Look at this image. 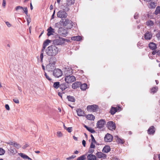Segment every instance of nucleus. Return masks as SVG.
<instances>
[{
  "instance_id": "1",
  "label": "nucleus",
  "mask_w": 160,
  "mask_h": 160,
  "mask_svg": "<svg viewBox=\"0 0 160 160\" xmlns=\"http://www.w3.org/2000/svg\"><path fill=\"white\" fill-rule=\"evenodd\" d=\"M59 49L55 45H51L48 47L46 51L47 55L50 56H55L58 54Z\"/></svg>"
},
{
  "instance_id": "2",
  "label": "nucleus",
  "mask_w": 160,
  "mask_h": 160,
  "mask_svg": "<svg viewBox=\"0 0 160 160\" xmlns=\"http://www.w3.org/2000/svg\"><path fill=\"white\" fill-rule=\"evenodd\" d=\"M59 24L64 26L67 25L69 26H68V29L71 28L73 26L72 22L69 20L68 19L66 18L62 19L59 22Z\"/></svg>"
},
{
  "instance_id": "3",
  "label": "nucleus",
  "mask_w": 160,
  "mask_h": 160,
  "mask_svg": "<svg viewBox=\"0 0 160 160\" xmlns=\"http://www.w3.org/2000/svg\"><path fill=\"white\" fill-rule=\"evenodd\" d=\"M50 42L51 41L49 39H47L44 42L43 44L42 48L41 51L40 55V62H43V52L44 50L45 49L46 47L48 45Z\"/></svg>"
},
{
  "instance_id": "4",
  "label": "nucleus",
  "mask_w": 160,
  "mask_h": 160,
  "mask_svg": "<svg viewBox=\"0 0 160 160\" xmlns=\"http://www.w3.org/2000/svg\"><path fill=\"white\" fill-rule=\"evenodd\" d=\"M65 39L59 37L58 38L53 40V43L55 46L62 45L65 42Z\"/></svg>"
},
{
  "instance_id": "5",
  "label": "nucleus",
  "mask_w": 160,
  "mask_h": 160,
  "mask_svg": "<svg viewBox=\"0 0 160 160\" xmlns=\"http://www.w3.org/2000/svg\"><path fill=\"white\" fill-rule=\"evenodd\" d=\"M76 80L75 77L73 75L66 76L65 78V80L68 84L74 82Z\"/></svg>"
},
{
  "instance_id": "6",
  "label": "nucleus",
  "mask_w": 160,
  "mask_h": 160,
  "mask_svg": "<svg viewBox=\"0 0 160 160\" xmlns=\"http://www.w3.org/2000/svg\"><path fill=\"white\" fill-rule=\"evenodd\" d=\"M98 108V106L97 105L93 104L91 105H88L87 107V109L88 112H95Z\"/></svg>"
},
{
  "instance_id": "7",
  "label": "nucleus",
  "mask_w": 160,
  "mask_h": 160,
  "mask_svg": "<svg viewBox=\"0 0 160 160\" xmlns=\"http://www.w3.org/2000/svg\"><path fill=\"white\" fill-rule=\"evenodd\" d=\"M57 16L58 18L63 19L66 18L68 16V14L64 11L60 10L57 13Z\"/></svg>"
},
{
  "instance_id": "8",
  "label": "nucleus",
  "mask_w": 160,
  "mask_h": 160,
  "mask_svg": "<svg viewBox=\"0 0 160 160\" xmlns=\"http://www.w3.org/2000/svg\"><path fill=\"white\" fill-rule=\"evenodd\" d=\"M107 127L110 130H114L116 128L115 123L113 121H109L107 123Z\"/></svg>"
},
{
  "instance_id": "9",
  "label": "nucleus",
  "mask_w": 160,
  "mask_h": 160,
  "mask_svg": "<svg viewBox=\"0 0 160 160\" xmlns=\"http://www.w3.org/2000/svg\"><path fill=\"white\" fill-rule=\"evenodd\" d=\"M69 88V85L67 82H64L60 84V88L62 92H68L67 89Z\"/></svg>"
},
{
  "instance_id": "10",
  "label": "nucleus",
  "mask_w": 160,
  "mask_h": 160,
  "mask_svg": "<svg viewBox=\"0 0 160 160\" xmlns=\"http://www.w3.org/2000/svg\"><path fill=\"white\" fill-rule=\"evenodd\" d=\"M53 75L56 78H59L62 75V72L59 69H55L53 72Z\"/></svg>"
},
{
  "instance_id": "11",
  "label": "nucleus",
  "mask_w": 160,
  "mask_h": 160,
  "mask_svg": "<svg viewBox=\"0 0 160 160\" xmlns=\"http://www.w3.org/2000/svg\"><path fill=\"white\" fill-rule=\"evenodd\" d=\"M105 123L106 122L104 120L101 119L97 122V127L99 129H101L104 127Z\"/></svg>"
},
{
  "instance_id": "12",
  "label": "nucleus",
  "mask_w": 160,
  "mask_h": 160,
  "mask_svg": "<svg viewBox=\"0 0 160 160\" xmlns=\"http://www.w3.org/2000/svg\"><path fill=\"white\" fill-rule=\"evenodd\" d=\"M58 32L63 37H66L68 33L67 30L62 28H59Z\"/></svg>"
},
{
  "instance_id": "13",
  "label": "nucleus",
  "mask_w": 160,
  "mask_h": 160,
  "mask_svg": "<svg viewBox=\"0 0 160 160\" xmlns=\"http://www.w3.org/2000/svg\"><path fill=\"white\" fill-rule=\"evenodd\" d=\"M96 155L98 158H102L103 159H104L106 158H107V155L101 152H98L96 153Z\"/></svg>"
},
{
  "instance_id": "14",
  "label": "nucleus",
  "mask_w": 160,
  "mask_h": 160,
  "mask_svg": "<svg viewBox=\"0 0 160 160\" xmlns=\"http://www.w3.org/2000/svg\"><path fill=\"white\" fill-rule=\"evenodd\" d=\"M64 73L66 76L71 75L72 73V69L71 68H66L64 69Z\"/></svg>"
},
{
  "instance_id": "15",
  "label": "nucleus",
  "mask_w": 160,
  "mask_h": 160,
  "mask_svg": "<svg viewBox=\"0 0 160 160\" xmlns=\"http://www.w3.org/2000/svg\"><path fill=\"white\" fill-rule=\"evenodd\" d=\"M104 140L105 142H111L113 139L112 136L109 133H107L105 136Z\"/></svg>"
},
{
  "instance_id": "16",
  "label": "nucleus",
  "mask_w": 160,
  "mask_h": 160,
  "mask_svg": "<svg viewBox=\"0 0 160 160\" xmlns=\"http://www.w3.org/2000/svg\"><path fill=\"white\" fill-rule=\"evenodd\" d=\"M46 67L47 70L48 72L53 71L55 68V64L50 63L48 64Z\"/></svg>"
},
{
  "instance_id": "17",
  "label": "nucleus",
  "mask_w": 160,
  "mask_h": 160,
  "mask_svg": "<svg viewBox=\"0 0 160 160\" xmlns=\"http://www.w3.org/2000/svg\"><path fill=\"white\" fill-rule=\"evenodd\" d=\"M144 36L146 40H150L152 37V34L151 32L148 31L144 34Z\"/></svg>"
},
{
  "instance_id": "18",
  "label": "nucleus",
  "mask_w": 160,
  "mask_h": 160,
  "mask_svg": "<svg viewBox=\"0 0 160 160\" xmlns=\"http://www.w3.org/2000/svg\"><path fill=\"white\" fill-rule=\"evenodd\" d=\"M155 132V129L153 126L149 127L148 130V133L149 135H153Z\"/></svg>"
},
{
  "instance_id": "19",
  "label": "nucleus",
  "mask_w": 160,
  "mask_h": 160,
  "mask_svg": "<svg viewBox=\"0 0 160 160\" xmlns=\"http://www.w3.org/2000/svg\"><path fill=\"white\" fill-rule=\"evenodd\" d=\"M81 82H76L73 83L72 85V88L73 89H75L80 87Z\"/></svg>"
},
{
  "instance_id": "20",
  "label": "nucleus",
  "mask_w": 160,
  "mask_h": 160,
  "mask_svg": "<svg viewBox=\"0 0 160 160\" xmlns=\"http://www.w3.org/2000/svg\"><path fill=\"white\" fill-rule=\"evenodd\" d=\"M48 59L49 63L55 64L56 61V58L54 56H51Z\"/></svg>"
},
{
  "instance_id": "21",
  "label": "nucleus",
  "mask_w": 160,
  "mask_h": 160,
  "mask_svg": "<svg viewBox=\"0 0 160 160\" xmlns=\"http://www.w3.org/2000/svg\"><path fill=\"white\" fill-rule=\"evenodd\" d=\"M48 33L47 35L49 36L53 34V33L54 32V29L52 28L51 27H50L47 29Z\"/></svg>"
},
{
  "instance_id": "22",
  "label": "nucleus",
  "mask_w": 160,
  "mask_h": 160,
  "mask_svg": "<svg viewBox=\"0 0 160 160\" xmlns=\"http://www.w3.org/2000/svg\"><path fill=\"white\" fill-rule=\"evenodd\" d=\"M146 24L149 27L152 28L154 26V22L151 20H149L146 22Z\"/></svg>"
},
{
  "instance_id": "23",
  "label": "nucleus",
  "mask_w": 160,
  "mask_h": 160,
  "mask_svg": "<svg viewBox=\"0 0 160 160\" xmlns=\"http://www.w3.org/2000/svg\"><path fill=\"white\" fill-rule=\"evenodd\" d=\"M87 160H97V157L93 154H89L87 156Z\"/></svg>"
},
{
  "instance_id": "24",
  "label": "nucleus",
  "mask_w": 160,
  "mask_h": 160,
  "mask_svg": "<svg viewBox=\"0 0 160 160\" xmlns=\"http://www.w3.org/2000/svg\"><path fill=\"white\" fill-rule=\"evenodd\" d=\"M76 112L78 116H82L84 115V111L80 108L77 109L76 110Z\"/></svg>"
},
{
  "instance_id": "25",
  "label": "nucleus",
  "mask_w": 160,
  "mask_h": 160,
  "mask_svg": "<svg viewBox=\"0 0 160 160\" xmlns=\"http://www.w3.org/2000/svg\"><path fill=\"white\" fill-rule=\"evenodd\" d=\"M148 46L152 50H154L157 48V45L153 42L150 43L148 45Z\"/></svg>"
},
{
  "instance_id": "26",
  "label": "nucleus",
  "mask_w": 160,
  "mask_h": 160,
  "mask_svg": "<svg viewBox=\"0 0 160 160\" xmlns=\"http://www.w3.org/2000/svg\"><path fill=\"white\" fill-rule=\"evenodd\" d=\"M111 148L108 145L105 146L103 148L102 151L104 153H108L110 152Z\"/></svg>"
},
{
  "instance_id": "27",
  "label": "nucleus",
  "mask_w": 160,
  "mask_h": 160,
  "mask_svg": "<svg viewBox=\"0 0 160 160\" xmlns=\"http://www.w3.org/2000/svg\"><path fill=\"white\" fill-rule=\"evenodd\" d=\"M63 10L65 12H68L70 10V6L66 3H64L63 5Z\"/></svg>"
},
{
  "instance_id": "28",
  "label": "nucleus",
  "mask_w": 160,
  "mask_h": 160,
  "mask_svg": "<svg viewBox=\"0 0 160 160\" xmlns=\"http://www.w3.org/2000/svg\"><path fill=\"white\" fill-rule=\"evenodd\" d=\"M67 98L68 99L69 101L72 102H74L76 100L75 98L73 96L70 95L67 96Z\"/></svg>"
},
{
  "instance_id": "29",
  "label": "nucleus",
  "mask_w": 160,
  "mask_h": 160,
  "mask_svg": "<svg viewBox=\"0 0 160 160\" xmlns=\"http://www.w3.org/2000/svg\"><path fill=\"white\" fill-rule=\"evenodd\" d=\"M117 112V108L112 106L111 109L110 111L109 112L112 115L114 114L116 112Z\"/></svg>"
},
{
  "instance_id": "30",
  "label": "nucleus",
  "mask_w": 160,
  "mask_h": 160,
  "mask_svg": "<svg viewBox=\"0 0 160 160\" xmlns=\"http://www.w3.org/2000/svg\"><path fill=\"white\" fill-rule=\"evenodd\" d=\"M156 6V3L154 2H151L148 6V8L151 9H152L154 8Z\"/></svg>"
},
{
  "instance_id": "31",
  "label": "nucleus",
  "mask_w": 160,
  "mask_h": 160,
  "mask_svg": "<svg viewBox=\"0 0 160 160\" xmlns=\"http://www.w3.org/2000/svg\"><path fill=\"white\" fill-rule=\"evenodd\" d=\"M86 118L90 120H94L95 119V117L92 114H88L86 116Z\"/></svg>"
},
{
  "instance_id": "32",
  "label": "nucleus",
  "mask_w": 160,
  "mask_h": 160,
  "mask_svg": "<svg viewBox=\"0 0 160 160\" xmlns=\"http://www.w3.org/2000/svg\"><path fill=\"white\" fill-rule=\"evenodd\" d=\"M80 88L82 90H85L88 88V85L87 84L84 83L82 84H81L80 86Z\"/></svg>"
},
{
  "instance_id": "33",
  "label": "nucleus",
  "mask_w": 160,
  "mask_h": 160,
  "mask_svg": "<svg viewBox=\"0 0 160 160\" xmlns=\"http://www.w3.org/2000/svg\"><path fill=\"white\" fill-rule=\"evenodd\" d=\"M72 39L74 41H80L82 39V37L79 36L73 37Z\"/></svg>"
},
{
  "instance_id": "34",
  "label": "nucleus",
  "mask_w": 160,
  "mask_h": 160,
  "mask_svg": "<svg viewBox=\"0 0 160 160\" xmlns=\"http://www.w3.org/2000/svg\"><path fill=\"white\" fill-rule=\"evenodd\" d=\"M60 84L59 82H55L53 84V87L56 89L58 88L59 87L60 88Z\"/></svg>"
},
{
  "instance_id": "35",
  "label": "nucleus",
  "mask_w": 160,
  "mask_h": 160,
  "mask_svg": "<svg viewBox=\"0 0 160 160\" xmlns=\"http://www.w3.org/2000/svg\"><path fill=\"white\" fill-rule=\"evenodd\" d=\"M66 3L71 6L74 3V0H66Z\"/></svg>"
},
{
  "instance_id": "36",
  "label": "nucleus",
  "mask_w": 160,
  "mask_h": 160,
  "mask_svg": "<svg viewBox=\"0 0 160 160\" xmlns=\"http://www.w3.org/2000/svg\"><path fill=\"white\" fill-rule=\"evenodd\" d=\"M20 155L21 156V157L22 158H23L28 159H30V160L31 159L28 156L25 155V154H24V153H21L20 154Z\"/></svg>"
},
{
  "instance_id": "37",
  "label": "nucleus",
  "mask_w": 160,
  "mask_h": 160,
  "mask_svg": "<svg viewBox=\"0 0 160 160\" xmlns=\"http://www.w3.org/2000/svg\"><path fill=\"white\" fill-rule=\"evenodd\" d=\"M158 88L157 87H154L151 89V93L154 94L157 91Z\"/></svg>"
},
{
  "instance_id": "38",
  "label": "nucleus",
  "mask_w": 160,
  "mask_h": 160,
  "mask_svg": "<svg viewBox=\"0 0 160 160\" xmlns=\"http://www.w3.org/2000/svg\"><path fill=\"white\" fill-rule=\"evenodd\" d=\"M117 142L123 144L124 143L125 141L123 139L119 138L118 136H117Z\"/></svg>"
},
{
  "instance_id": "39",
  "label": "nucleus",
  "mask_w": 160,
  "mask_h": 160,
  "mask_svg": "<svg viewBox=\"0 0 160 160\" xmlns=\"http://www.w3.org/2000/svg\"><path fill=\"white\" fill-rule=\"evenodd\" d=\"M86 155L84 154L78 157V158L79 160H85L86 159Z\"/></svg>"
},
{
  "instance_id": "40",
  "label": "nucleus",
  "mask_w": 160,
  "mask_h": 160,
  "mask_svg": "<svg viewBox=\"0 0 160 160\" xmlns=\"http://www.w3.org/2000/svg\"><path fill=\"white\" fill-rule=\"evenodd\" d=\"M155 13L156 15L160 13V6H158L157 7L155 11Z\"/></svg>"
},
{
  "instance_id": "41",
  "label": "nucleus",
  "mask_w": 160,
  "mask_h": 160,
  "mask_svg": "<svg viewBox=\"0 0 160 160\" xmlns=\"http://www.w3.org/2000/svg\"><path fill=\"white\" fill-rule=\"evenodd\" d=\"M87 130L88 131L90 132L91 133H94L96 132L94 130V129H92L91 127H89Z\"/></svg>"
},
{
  "instance_id": "42",
  "label": "nucleus",
  "mask_w": 160,
  "mask_h": 160,
  "mask_svg": "<svg viewBox=\"0 0 160 160\" xmlns=\"http://www.w3.org/2000/svg\"><path fill=\"white\" fill-rule=\"evenodd\" d=\"M5 153V150L1 148H0V155H3Z\"/></svg>"
},
{
  "instance_id": "43",
  "label": "nucleus",
  "mask_w": 160,
  "mask_h": 160,
  "mask_svg": "<svg viewBox=\"0 0 160 160\" xmlns=\"http://www.w3.org/2000/svg\"><path fill=\"white\" fill-rule=\"evenodd\" d=\"M14 146L16 148L18 149L21 147V145L17 143L16 142H15L14 144Z\"/></svg>"
},
{
  "instance_id": "44",
  "label": "nucleus",
  "mask_w": 160,
  "mask_h": 160,
  "mask_svg": "<svg viewBox=\"0 0 160 160\" xmlns=\"http://www.w3.org/2000/svg\"><path fill=\"white\" fill-rule=\"evenodd\" d=\"M156 37L159 40H160V30L156 34Z\"/></svg>"
},
{
  "instance_id": "45",
  "label": "nucleus",
  "mask_w": 160,
  "mask_h": 160,
  "mask_svg": "<svg viewBox=\"0 0 160 160\" xmlns=\"http://www.w3.org/2000/svg\"><path fill=\"white\" fill-rule=\"evenodd\" d=\"M24 12H25V14L27 15H28V9H27V7H25L24 8H23V9H22Z\"/></svg>"
},
{
  "instance_id": "46",
  "label": "nucleus",
  "mask_w": 160,
  "mask_h": 160,
  "mask_svg": "<svg viewBox=\"0 0 160 160\" xmlns=\"http://www.w3.org/2000/svg\"><path fill=\"white\" fill-rule=\"evenodd\" d=\"M13 102L16 103H19V101L18 99L17 98H15L13 99Z\"/></svg>"
},
{
  "instance_id": "47",
  "label": "nucleus",
  "mask_w": 160,
  "mask_h": 160,
  "mask_svg": "<svg viewBox=\"0 0 160 160\" xmlns=\"http://www.w3.org/2000/svg\"><path fill=\"white\" fill-rule=\"evenodd\" d=\"M45 72V77L49 81H50L52 80V79L49 77V76L47 75V73L46 72Z\"/></svg>"
},
{
  "instance_id": "48",
  "label": "nucleus",
  "mask_w": 160,
  "mask_h": 160,
  "mask_svg": "<svg viewBox=\"0 0 160 160\" xmlns=\"http://www.w3.org/2000/svg\"><path fill=\"white\" fill-rule=\"evenodd\" d=\"M23 9V8L19 6H18L15 8V10L16 11H18L19 9Z\"/></svg>"
},
{
  "instance_id": "49",
  "label": "nucleus",
  "mask_w": 160,
  "mask_h": 160,
  "mask_svg": "<svg viewBox=\"0 0 160 160\" xmlns=\"http://www.w3.org/2000/svg\"><path fill=\"white\" fill-rule=\"evenodd\" d=\"M93 148H89V149L88 150V152L91 153L90 154H92V153L94 152V150L92 149Z\"/></svg>"
},
{
  "instance_id": "50",
  "label": "nucleus",
  "mask_w": 160,
  "mask_h": 160,
  "mask_svg": "<svg viewBox=\"0 0 160 160\" xmlns=\"http://www.w3.org/2000/svg\"><path fill=\"white\" fill-rule=\"evenodd\" d=\"M94 143H91L90 145V148L94 149L95 148V145Z\"/></svg>"
},
{
  "instance_id": "51",
  "label": "nucleus",
  "mask_w": 160,
  "mask_h": 160,
  "mask_svg": "<svg viewBox=\"0 0 160 160\" xmlns=\"http://www.w3.org/2000/svg\"><path fill=\"white\" fill-rule=\"evenodd\" d=\"M76 157V156L75 155H72L69 157L67 158L66 159L67 160H69L70 159H73L75 158Z\"/></svg>"
},
{
  "instance_id": "52",
  "label": "nucleus",
  "mask_w": 160,
  "mask_h": 160,
  "mask_svg": "<svg viewBox=\"0 0 160 160\" xmlns=\"http://www.w3.org/2000/svg\"><path fill=\"white\" fill-rule=\"evenodd\" d=\"M92 143H94V144H96L97 145H98L97 144V142L96 141L95 139L94 138H93L92 139H91V142Z\"/></svg>"
},
{
  "instance_id": "53",
  "label": "nucleus",
  "mask_w": 160,
  "mask_h": 160,
  "mask_svg": "<svg viewBox=\"0 0 160 160\" xmlns=\"http://www.w3.org/2000/svg\"><path fill=\"white\" fill-rule=\"evenodd\" d=\"M67 130L69 132H71L72 130V127H69L67 128Z\"/></svg>"
},
{
  "instance_id": "54",
  "label": "nucleus",
  "mask_w": 160,
  "mask_h": 160,
  "mask_svg": "<svg viewBox=\"0 0 160 160\" xmlns=\"http://www.w3.org/2000/svg\"><path fill=\"white\" fill-rule=\"evenodd\" d=\"M65 92H62V93H61L60 92H58V95L60 96L61 98L62 99V93H65Z\"/></svg>"
},
{
  "instance_id": "55",
  "label": "nucleus",
  "mask_w": 160,
  "mask_h": 160,
  "mask_svg": "<svg viewBox=\"0 0 160 160\" xmlns=\"http://www.w3.org/2000/svg\"><path fill=\"white\" fill-rule=\"evenodd\" d=\"M6 4V0H3V2L2 3V6L3 8H5Z\"/></svg>"
},
{
  "instance_id": "56",
  "label": "nucleus",
  "mask_w": 160,
  "mask_h": 160,
  "mask_svg": "<svg viewBox=\"0 0 160 160\" xmlns=\"http://www.w3.org/2000/svg\"><path fill=\"white\" fill-rule=\"evenodd\" d=\"M57 135L58 137H61L62 136V134L61 132H58Z\"/></svg>"
},
{
  "instance_id": "57",
  "label": "nucleus",
  "mask_w": 160,
  "mask_h": 160,
  "mask_svg": "<svg viewBox=\"0 0 160 160\" xmlns=\"http://www.w3.org/2000/svg\"><path fill=\"white\" fill-rule=\"evenodd\" d=\"M138 14L137 13H136L135 14H134V18L136 19H137L138 18Z\"/></svg>"
},
{
  "instance_id": "58",
  "label": "nucleus",
  "mask_w": 160,
  "mask_h": 160,
  "mask_svg": "<svg viewBox=\"0 0 160 160\" xmlns=\"http://www.w3.org/2000/svg\"><path fill=\"white\" fill-rule=\"evenodd\" d=\"M5 107L6 109L8 110H10V108L9 105L8 104H6L5 105Z\"/></svg>"
},
{
  "instance_id": "59",
  "label": "nucleus",
  "mask_w": 160,
  "mask_h": 160,
  "mask_svg": "<svg viewBox=\"0 0 160 160\" xmlns=\"http://www.w3.org/2000/svg\"><path fill=\"white\" fill-rule=\"evenodd\" d=\"M5 22L6 24L8 27H10L11 26V24H10L9 22Z\"/></svg>"
},
{
  "instance_id": "60",
  "label": "nucleus",
  "mask_w": 160,
  "mask_h": 160,
  "mask_svg": "<svg viewBox=\"0 0 160 160\" xmlns=\"http://www.w3.org/2000/svg\"><path fill=\"white\" fill-rule=\"evenodd\" d=\"M115 108H117V111H120L121 110V107L119 106H118Z\"/></svg>"
},
{
  "instance_id": "61",
  "label": "nucleus",
  "mask_w": 160,
  "mask_h": 160,
  "mask_svg": "<svg viewBox=\"0 0 160 160\" xmlns=\"http://www.w3.org/2000/svg\"><path fill=\"white\" fill-rule=\"evenodd\" d=\"M82 144L83 145V146L85 147L86 143L85 141V140H83L82 141Z\"/></svg>"
},
{
  "instance_id": "62",
  "label": "nucleus",
  "mask_w": 160,
  "mask_h": 160,
  "mask_svg": "<svg viewBox=\"0 0 160 160\" xmlns=\"http://www.w3.org/2000/svg\"><path fill=\"white\" fill-rule=\"evenodd\" d=\"M27 21L28 22V25L29 24V23L31 22V20L30 18H27Z\"/></svg>"
},
{
  "instance_id": "63",
  "label": "nucleus",
  "mask_w": 160,
  "mask_h": 160,
  "mask_svg": "<svg viewBox=\"0 0 160 160\" xmlns=\"http://www.w3.org/2000/svg\"><path fill=\"white\" fill-rule=\"evenodd\" d=\"M16 150L15 149H14L13 150H11V152L12 153H15L16 152Z\"/></svg>"
},
{
  "instance_id": "64",
  "label": "nucleus",
  "mask_w": 160,
  "mask_h": 160,
  "mask_svg": "<svg viewBox=\"0 0 160 160\" xmlns=\"http://www.w3.org/2000/svg\"><path fill=\"white\" fill-rule=\"evenodd\" d=\"M156 51L154 50L152 52V54L153 55H155L157 53Z\"/></svg>"
}]
</instances>
